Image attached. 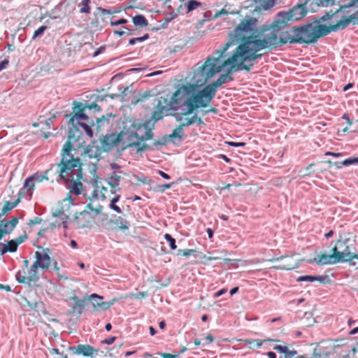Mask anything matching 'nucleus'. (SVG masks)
Here are the masks:
<instances>
[{
    "instance_id": "obj_1",
    "label": "nucleus",
    "mask_w": 358,
    "mask_h": 358,
    "mask_svg": "<svg viewBox=\"0 0 358 358\" xmlns=\"http://www.w3.org/2000/svg\"><path fill=\"white\" fill-rule=\"evenodd\" d=\"M228 50H223V45L213 52V56H208L205 62L202 64L203 73L206 79L202 83H207L210 79L217 73L225 69L224 75L234 80L233 73L241 71L249 72L254 65V62L262 58V55H254L248 53L245 47L234 49L231 56L226 60L222 61L224 54Z\"/></svg>"
},
{
    "instance_id": "obj_2",
    "label": "nucleus",
    "mask_w": 358,
    "mask_h": 358,
    "mask_svg": "<svg viewBox=\"0 0 358 358\" xmlns=\"http://www.w3.org/2000/svg\"><path fill=\"white\" fill-rule=\"evenodd\" d=\"M257 20L248 17L243 20L235 27L233 31L228 34V41L223 45V50H229L233 45H237L235 49L245 47L248 53L254 55H262L258 52L262 50V46L258 45L259 41L264 40L263 28L259 34L255 35L253 31L256 29Z\"/></svg>"
},
{
    "instance_id": "obj_3",
    "label": "nucleus",
    "mask_w": 358,
    "mask_h": 358,
    "mask_svg": "<svg viewBox=\"0 0 358 358\" xmlns=\"http://www.w3.org/2000/svg\"><path fill=\"white\" fill-rule=\"evenodd\" d=\"M196 66L197 68L194 70L192 78L194 83H186L191 94L189 100L192 102V105L197 106L199 109L206 108L210 106L215 96L217 88L232 80L223 73L216 80L206 85L203 89L199 90V87H201L206 84L202 83L203 80L206 79V75L201 71L202 64L199 65V63H198Z\"/></svg>"
},
{
    "instance_id": "obj_4",
    "label": "nucleus",
    "mask_w": 358,
    "mask_h": 358,
    "mask_svg": "<svg viewBox=\"0 0 358 358\" xmlns=\"http://www.w3.org/2000/svg\"><path fill=\"white\" fill-rule=\"evenodd\" d=\"M287 24L276 18L269 27L263 26L264 40L258 43L262 46V50L272 51L286 44L298 43L296 32L293 31L294 26L285 28Z\"/></svg>"
},
{
    "instance_id": "obj_5",
    "label": "nucleus",
    "mask_w": 358,
    "mask_h": 358,
    "mask_svg": "<svg viewBox=\"0 0 358 358\" xmlns=\"http://www.w3.org/2000/svg\"><path fill=\"white\" fill-rule=\"evenodd\" d=\"M190 94V91H189L186 84L179 85L169 100L166 98L160 97L152 112L151 119L154 122L161 120L165 115H167L169 110L185 113V109L183 108V103L187 100L189 101Z\"/></svg>"
},
{
    "instance_id": "obj_6",
    "label": "nucleus",
    "mask_w": 358,
    "mask_h": 358,
    "mask_svg": "<svg viewBox=\"0 0 358 358\" xmlns=\"http://www.w3.org/2000/svg\"><path fill=\"white\" fill-rule=\"evenodd\" d=\"M189 100L183 103V108L185 109V113H175L173 117L177 122H180L173 131L171 134H169V138L171 143L176 145L179 144L183 140V129L188 127L192 124H204V122L201 117L199 116V108L191 103Z\"/></svg>"
},
{
    "instance_id": "obj_7",
    "label": "nucleus",
    "mask_w": 358,
    "mask_h": 358,
    "mask_svg": "<svg viewBox=\"0 0 358 358\" xmlns=\"http://www.w3.org/2000/svg\"><path fill=\"white\" fill-rule=\"evenodd\" d=\"M80 166V159L74 157L71 153V145L69 143H65L61 150V160L57 164V173H59V178L66 182L73 181L75 175L73 171Z\"/></svg>"
},
{
    "instance_id": "obj_8",
    "label": "nucleus",
    "mask_w": 358,
    "mask_h": 358,
    "mask_svg": "<svg viewBox=\"0 0 358 358\" xmlns=\"http://www.w3.org/2000/svg\"><path fill=\"white\" fill-rule=\"evenodd\" d=\"M298 44H313L327 36L326 25L315 24L313 21L303 25L294 26Z\"/></svg>"
},
{
    "instance_id": "obj_9",
    "label": "nucleus",
    "mask_w": 358,
    "mask_h": 358,
    "mask_svg": "<svg viewBox=\"0 0 358 358\" xmlns=\"http://www.w3.org/2000/svg\"><path fill=\"white\" fill-rule=\"evenodd\" d=\"M310 4L312 10L315 7H327L334 3V0H305L303 4H298L288 11H282L278 13L277 18L281 21L288 22L289 21H297L302 19L307 13L306 4Z\"/></svg>"
},
{
    "instance_id": "obj_10",
    "label": "nucleus",
    "mask_w": 358,
    "mask_h": 358,
    "mask_svg": "<svg viewBox=\"0 0 358 358\" xmlns=\"http://www.w3.org/2000/svg\"><path fill=\"white\" fill-rule=\"evenodd\" d=\"M119 12L120 10L115 8L106 9L98 6L93 13L94 17L92 19L90 24L92 27L101 30L108 23V15L118 13Z\"/></svg>"
},
{
    "instance_id": "obj_11",
    "label": "nucleus",
    "mask_w": 358,
    "mask_h": 358,
    "mask_svg": "<svg viewBox=\"0 0 358 358\" xmlns=\"http://www.w3.org/2000/svg\"><path fill=\"white\" fill-rule=\"evenodd\" d=\"M122 133H110L102 135L100 138V150L104 152H109L118 144L123 143Z\"/></svg>"
},
{
    "instance_id": "obj_12",
    "label": "nucleus",
    "mask_w": 358,
    "mask_h": 358,
    "mask_svg": "<svg viewBox=\"0 0 358 358\" xmlns=\"http://www.w3.org/2000/svg\"><path fill=\"white\" fill-rule=\"evenodd\" d=\"M331 255H318L316 258H314L313 260H310V262H315L317 265H333L341 263V261L343 260L341 258L342 256L341 254L338 253L337 247H334L331 249Z\"/></svg>"
},
{
    "instance_id": "obj_13",
    "label": "nucleus",
    "mask_w": 358,
    "mask_h": 358,
    "mask_svg": "<svg viewBox=\"0 0 358 358\" xmlns=\"http://www.w3.org/2000/svg\"><path fill=\"white\" fill-rule=\"evenodd\" d=\"M50 250L49 248H43V252L36 251L34 254L36 258L34 267H38L43 271H48L52 264V259L50 257Z\"/></svg>"
},
{
    "instance_id": "obj_14",
    "label": "nucleus",
    "mask_w": 358,
    "mask_h": 358,
    "mask_svg": "<svg viewBox=\"0 0 358 358\" xmlns=\"http://www.w3.org/2000/svg\"><path fill=\"white\" fill-rule=\"evenodd\" d=\"M348 241V239L345 241L339 240L337 241L336 245L334 246L337 247L338 253L341 254L342 257L341 258L343 259L341 261V263L351 262L354 259L358 260V254H355L350 251V247L346 244Z\"/></svg>"
},
{
    "instance_id": "obj_15",
    "label": "nucleus",
    "mask_w": 358,
    "mask_h": 358,
    "mask_svg": "<svg viewBox=\"0 0 358 358\" xmlns=\"http://www.w3.org/2000/svg\"><path fill=\"white\" fill-rule=\"evenodd\" d=\"M70 350L73 354L92 358L96 357L99 352V350L87 344H79L71 347Z\"/></svg>"
},
{
    "instance_id": "obj_16",
    "label": "nucleus",
    "mask_w": 358,
    "mask_h": 358,
    "mask_svg": "<svg viewBox=\"0 0 358 358\" xmlns=\"http://www.w3.org/2000/svg\"><path fill=\"white\" fill-rule=\"evenodd\" d=\"M18 222L17 217H12L10 220L0 217V241L6 235L11 234Z\"/></svg>"
},
{
    "instance_id": "obj_17",
    "label": "nucleus",
    "mask_w": 358,
    "mask_h": 358,
    "mask_svg": "<svg viewBox=\"0 0 358 358\" xmlns=\"http://www.w3.org/2000/svg\"><path fill=\"white\" fill-rule=\"evenodd\" d=\"M358 25V22L354 20L352 15L349 16H343L338 23L329 26H326V31L327 35L331 32H336L338 30H343L349 26L350 23Z\"/></svg>"
},
{
    "instance_id": "obj_18",
    "label": "nucleus",
    "mask_w": 358,
    "mask_h": 358,
    "mask_svg": "<svg viewBox=\"0 0 358 358\" xmlns=\"http://www.w3.org/2000/svg\"><path fill=\"white\" fill-rule=\"evenodd\" d=\"M69 300H71L74 302V304L71 306L69 314L71 315H76L80 317L87 304V296H85L83 299H80L78 296L73 295L69 297Z\"/></svg>"
},
{
    "instance_id": "obj_19",
    "label": "nucleus",
    "mask_w": 358,
    "mask_h": 358,
    "mask_svg": "<svg viewBox=\"0 0 358 358\" xmlns=\"http://www.w3.org/2000/svg\"><path fill=\"white\" fill-rule=\"evenodd\" d=\"M68 131V140L66 143H69L71 145V151L73 149V143L80 141L83 136V131L80 129L78 123L71 124Z\"/></svg>"
},
{
    "instance_id": "obj_20",
    "label": "nucleus",
    "mask_w": 358,
    "mask_h": 358,
    "mask_svg": "<svg viewBox=\"0 0 358 358\" xmlns=\"http://www.w3.org/2000/svg\"><path fill=\"white\" fill-rule=\"evenodd\" d=\"M27 235L26 232L24 234L18 236L15 239L10 240L7 243H3V245L7 252L13 253L17 250L18 246L23 243L27 239Z\"/></svg>"
},
{
    "instance_id": "obj_21",
    "label": "nucleus",
    "mask_w": 358,
    "mask_h": 358,
    "mask_svg": "<svg viewBox=\"0 0 358 358\" xmlns=\"http://www.w3.org/2000/svg\"><path fill=\"white\" fill-rule=\"evenodd\" d=\"M137 131L140 134V141H145L153 138L154 134L148 127V122L137 125Z\"/></svg>"
},
{
    "instance_id": "obj_22",
    "label": "nucleus",
    "mask_w": 358,
    "mask_h": 358,
    "mask_svg": "<svg viewBox=\"0 0 358 358\" xmlns=\"http://www.w3.org/2000/svg\"><path fill=\"white\" fill-rule=\"evenodd\" d=\"M109 222L115 225L121 231H126L129 228V221L121 216H115V218L110 219Z\"/></svg>"
},
{
    "instance_id": "obj_23",
    "label": "nucleus",
    "mask_w": 358,
    "mask_h": 358,
    "mask_svg": "<svg viewBox=\"0 0 358 358\" xmlns=\"http://www.w3.org/2000/svg\"><path fill=\"white\" fill-rule=\"evenodd\" d=\"M122 147L124 149L127 148H136L138 153L150 150V145L145 143L142 144L140 141H136V142H133L131 143H127L126 142H123Z\"/></svg>"
},
{
    "instance_id": "obj_24",
    "label": "nucleus",
    "mask_w": 358,
    "mask_h": 358,
    "mask_svg": "<svg viewBox=\"0 0 358 358\" xmlns=\"http://www.w3.org/2000/svg\"><path fill=\"white\" fill-rule=\"evenodd\" d=\"M121 173H122V171H113L111 176L108 178L107 182L112 189H115L119 185L122 178Z\"/></svg>"
},
{
    "instance_id": "obj_25",
    "label": "nucleus",
    "mask_w": 358,
    "mask_h": 358,
    "mask_svg": "<svg viewBox=\"0 0 358 358\" xmlns=\"http://www.w3.org/2000/svg\"><path fill=\"white\" fill-rule=\"evenodd\" d=\"M273 349L280 353L285 355V358H292L297 355V351L295 350H290L287 346L277 345L273 347Z\"/></svg>"
},
{
    "instance_id": "obj_26",
    "label": "nucleus",
    "mask_w": 358,
    "mask_h": 358,
    "mask_svg": "<svg viewBox=\"0 0 358 358\" xmlns=\"http://www.w3.org/2000/svg\"><path fill=\"white\" fill-rule=\"evenodd\" d=\"M34 177L29 176L24 180L23 187L18 192V196L22 198L24 196V190L31 191L34 188V183L33 180Z\"/></svg>"
},
{
    "instance_id": "obj_27",
    "label": "nucleus",
    "mask_w": 358,
    "mask_h": 358,
    "mask_svg": "<svg viewBox=\"0 0 358 358\" xmlns=\"http://www.w3.org/2000/svg\"><path fill=\"white\" fill-rule=\"evenodd\" d=\"M20 199L21 198L18 196V199L13 202L6 201L0 213V217H3L8 212L15 208L20 203Z\"/></svg>"
},
{
    "instance_id": "obj_28",
    "label": "nucleus",
    "mask_w": 358,
    "mask_h": 358,
    "mask_svg": "<svg viewBox=\"0 0 358 358\" xmlns=\"http://www.w3.org/2000/svg\"><path fill=\"white\" fill-rule=\"evenodd\" d=\"M94 1V3H96L94 0H82L79 3L78 6L80 7V13H85L89 14L91 12V5Z\"/></svg>"
},
{
    "instance_id": "obj_29",
    "label": "nucleus",
    "mask_w": 358,
    "mask_h": 358,
    "mask_svg": "<svg viewBox=\"0 0 358 358\" xmlns=\"http://www.w3.org/2000/svg\"><path fill=\"white\" fill-rule=\"evenodd\" d=\"M132 22L134 24L136 27H143L148 25V20L144 15L141 14H138L133 17Z\"/></svg>"
},
{
    "instance_id": "obj_30",
    "label": "nucleus",
    "mask_w": 358,
    "mask_h": 358,
    "mask_svg": "<svg viewBox=\"0 0 358 358\" xmlns=\"http://www.w3.org/2000/svg\"><path fill=\"white\" fill-rule=\"evenodd\" d=\"M117 299L114 298L109 301H105L101 303L92 302V306L95 309L101 308L103 310H106L109 309L115 302H117Z\"/></svg>"
},
{
    "instance_id": "obj_31",
    "label": "nucleus",
    "mask_w": 358,
    "mask_h": 358,
    "mask_svg": "<svg viewBox=\"0 0 358 358\" xmlns=\"http://www.w3.org/2000/svg\"><path fill=\"white\" fill-rule=\"evenodd\" d=\"M121 133L123 134V137L127 136V143H131L133 142H136V141H140V134L138 131H127Z\"/></svg>"
},
{
    "instance_id": "obj_32",
    "label": "nucleus",
    "mask_w": 358,
    "mask_h": 358,
    "mask_svg": "<svg viewBox=\"0 0 358 358\" xmlns=\"http://www.w3.org/2000/svg\"><path fill=\"white\" fill-rule=\"evenodd\" d=\"M88 119V116L85 113L84 111H80L78 113H76L73 115H72L69 119V124H76L79 120H87Z\"/></svg>"
},
{
    "instance_id": "obj_33",
    "label": "nucleus",
    "mask_w": 358,
    "mask_h": 358,
    "mask_svg": "<svg viewBox=\"0 0 358 358\" xmlns=\"http://www.w3.org/2000/svg\"><path fill=\"white\" fill-rule=\"evenodd\" d=\"M39 268L38 267H34V263L32 264V266L30 268V270L29 271V275L28 279L29 282H37L39 280V275L37 273V269Z\"/></svg>"
},
{
    "instance_id": "obj_34",
    "label": "nucleus",
    "mask_w": 358,
    "mask_h": 358,
    "mask_svg": "<svg viewBox=\"0 0 358 358\" xmlns=\"http://www.w3.org/2000/svg\"><path fill=\"white\" fill-rule=\"evenodd\" d=\"M335 14H336L335 12L332 13L331 14L329 13H326L324 15H323L320 17L314 18L313 22L315 24H322L321 22H324L331 20Z\"/></svg>"
},
{
    "instance_id": "obj_35",
    "label": "nucleus",
    "mask_w": 358,
    "mask_h": 358,
    "mask_svg": "<svg viewBox=\"0 0 358 358\" xmlns=\"http://www.w3.org/2000/svg\"><path fill=\"white\" fill-rule=\"evenodd\" d=\"M71 182L73 183L70 189V192L76 195H80L81 194V189L83 186V184L80 182L75 181L74 180Z\"/></svg>"
},
{
    "instance_id": "obj_36",
    "label": "nucleus",
    "mask_w": 358,
    "mask_h": 358,
    "mask_svg": "<svg viewBox=\"0 0 358 358\" xmlns=\"http://www.w3.org/2000/svg\"><path fill=\"white\" fill-rule=\"evenodd\" d=\"M256 3L259 4V7L266 10L273 7L274 0H253Z\"/></svg>"
},
{
    "instance_id": "obj_37",
    "label": "nucleus",
    "mask_w": 358,
    "mask_h": 358,
    "mask_svg": "<svg viewBox=\"0 0 358 358\" xmlns=\"http://www.w3.org/2000/svg\"><path fill=\"white\" fill-rule=\"evenodd\" d=\"M298 266H299L298 263L294 262L292 263H287V264L276 266L274 268L275 269L288 271V270H292V269L296 268H298Z\"/></svg>"
},
{
    "instance_id": "obj_38",
    "label": "nucleus",
    "mask_w": 358,
    "mask_h": 358,
    "mask_svg": "<svg viewBox=\"0 0 358 358\" xmlns=\"http://www.w3.org/2000/svg\"><path fill=\"white\" fill-rule=\"evenodd\" d=\"M201 5V3L196 0H189L187 4V13L193 11Z\"/></svg>"
},
{
    "instance_id": "obj_39",
    "label": "nucleus",
    "mask_w": 358,
    "mask_h": 358,
    "mask_svg": "<svg viewBox=\"0 0 358 358\" xmlns=\"http://www.w3.org/2000/svg\"><path fill=\"white\" fill-rule=\"evenodd\" d=\"M164 239L169 243L170 248L171 250H176L177 248L176 239L172 237L169 234H164Z\"/></svg>"
},
{
    "instance_id": "obj_40",
    "label": "nucleus",
    "mask_w": 358,
    "mask_h": 358,
    "mask_svg": "<svg viewBox=\"0 0 358 358\" xmlns=\"http://www.w3.org/2000/svg\"><path fill=\"white\" fill-rule=\"evenodd\" d=\"M77 123L80 127H82L84 129L86 134L90 138H92L93 136V130L92 129V128L90 125H88L87 124L84 123V122H77Z\"/></svg>"
},
{
    "instance_id": "obj_41",
    "label": "nucleus",
    "mask_w": 358,
    "mask_h": 358,
    "mask_svg": "<svg viewBox=\"0 0 358 358\" xmlns=\"http://www.w3.org/2000/svg\"><path fill=\"white\" fill-rule=\"evenodd\" d=\"M169 143H171L170 139L169 138V135H164L159 140L155 141L153 143L155 146H163L166 145Z\"/></svg>"
},
{
    "instance_id": "obj_42",
    "label": "nucleus",
    "mask_w": 358,
    "mask_h": 358,
    "mask_svg": "<svg viewBox=\"0 0 358 358\" xmlns=\"http://www.w3.org/2000/svg\"><path fill=\"white\" fill-rule=\"evenodd\" d=\"M16 280L20 283L29 284L30 282L27 276L22 275L20 271H18L15 275Z\"/></svg>"
},
{
    "instance_id": "obj_43",
    "label": "nucleus",
    "mask_w": 358,
    "mask_h": 358,
    "mask_svg": "<svg viewBox=\"0 0 358 358\" xmlns=\"http://www.w3.org/2000/svg\"><path fill=\"white\" fill-rule=\"evenodd\" d=\"M48 29V27L45 26V25H43V26H41L38 29H37L34 33V35L32 36V40H34L36 39V38L38 37H40L43 34H44V31Z\"/></svg>"
},
{
    "instance_id": "obj_44",
    "label": "nucleus",
    "mask_w": 358,
    "mask_h": 358,
    "mask_svg": "<svg viewBox=\"0 0 358 358\" xmlns=\"http://www.w3.org/2000/svg\"><path fill=\"white\" fill-rule=\"evenodd\" d=\"M357 163H358V157H350V158L345 159V160L341 162V164H343V165L344 166H349L352 164H356Z\"/></svg>"
},
{
    "instance_id": "obj_45",
    "label": "nucleus",
    "mask_w": 358,
    "mask_h": 358,
    "mask_svg": "<svg viewBox=\"0 0 358 358\" xmlns=\"http://www.w3.org/2000/svg\"><path fill=\"white\" fill-rule=\"evenodd\" d=\"M45 173H47V172ZM31 176L34 177V182H41L44 180H48V178L46 176V174H40L38 173H36Z\"/></svg>"
},
{
    "instance_id": "obj_46",
    "label": "nucleus",
    "mask_w": 358,
    "mask_h": 358,
    "mask_svg": "<svg viewBox=\"0 0 358 358\" xmlns=\"http://www.w3.org/2000/svg\"><path fill=\"white\" fill-rule=\"evenodd\" d=\"M196 252L195 250L192 249H185V250H178L177 251L176 255H182L184 257H189V255L194 254Z\"/></svg>"
},
{
    "instance_id": "obj_47",
    "label": "nucleus",
    "mask_w": 358,
    "mask_h": 358,
    "mask_svg": "<svg viewBox=\"0 0 358 358\" xmlns=\"http://www.w3.org/2000/svg\"><path fill=\"white\" fill-rule=\"evenodd\" d=\"M315 275H301L299 276L296 281L297 282H314L315 281Z\"/></svg>"
},
{
    "instance_id": "obj_48",
    "label": "nucleus",
    "mask_w": 358,
    "mask_h": 358,
    "mask_svg": "<svg viewBox=\"0 0 358 358\" xmlns=\"http://www.w3.org/2000/svg\"><path fill=\"white\" fill-rule=\"evenodd\" d=\"M85 107L84 106V105L82 103L78 102V101L73 102V111L74 114H76V113H78L80 111H85Z\"/></svg>"
},
{
    "instance_id": "obj_49",
    "label": "nucleus",
    "mask_w": 358,
    "mask_h": 358,
    "mask_svg": "<svg viewBox=\"0 0 358 358\" xmlns=\"http://www.w3.org/2000/svg\"><path fill=\"white\" fill-rule=\"evenodd\" d=\"M245 343L249 345H253L257 348H259L262 345V341L259 339H247Z\"/></svg>"
},
{
    "instance_id": "obj_50",
    "label": "nucleus",
    "mask_w": 358,
    "mask_h": 358,
    "mask_svg": "<svg viewBox=\"0 0 358 358\" xmlns=\"http://www.w3.org/2000/svg\"><path fill=\"white\" fill-rule=\"evenodd\" d=\"M315 281H319L320 283L326 284L330 282V279L328 275H315Z\"/></svg>"
},
{
    "instance_id": "obj_51",
    "label": "nucleus",
    "mask_w": 358,
    "mask_h": 358,
    "mask_svg": "<svg viewBox=\"0 0 358 358\" xmlns=\"http://www.w3.org/2000/svg\"><path fill=\"white\" fill-rule=\"evenodd\" d=\"M173 185V182L159 185L157 186V190L161 192H164L166 189L171 188Z\"/></svg>"
},
{
    "instance_id": "obj_52",
    "label": "nucleus",
    "mask_w": 358,
    "mask_h": 358,
    "mask_svg": "<svg viewBox=\"0 0 358 358\" xmlns=\"http://www.w3.org/2000/svg\"><path fill=\"white\" fill-rule=\"evenodd\" d=\"M358 1V0H351L348 4L344 6H341L340 8L335 12V13H338L339 11L344 8H349L355 6V4Z\"/></svg>"
},
{
    "instance_id": "obj_53",
    "label": "nucleus",
    "mask_w": 358,
    "mask_h": 358,
    "mask_svg": "<svg viewBox=\"0 0 358 358\" xmlns=\"http://www.w3.org/2000/svg\"><path fill=\"white\" fill-rule=\"evenodd\" d=\"M103 299V297L102 296H100L95 293L92 294L89 297L87 296V300H92V302L100 303L99 301H96V299H99V300L101 301Z\"/></svg>"
},
{
    "instance_id": "obj_54",
    "label": "nucleus",
    "mask_w": 358,
    "mask_h": 358,
    "mask_svg": "<svg viewBox=\"0 0 358 358\" xmlns=\"http://www.w3.org/2000/svg\"><path fill=\"white\" fill-rule=\"evenodd\" d=\"M52 216L55 217H64V216H67L62 209H57L52 213Z\"/></svg>"
},
{
    "instance_id": "obj_55",
    "label": "nucleus",
    "mask_w": 358,
    "mask_h": 358,
    "mask_svg": "<svg viewBox=\"0 0 358 358\" xmlns=\"http://www.w3.org/2000/svg\"><path fill=\"white\" fill-rule=\"evenodd\" d=\"M127 19H124V18H121L118 20H116V21H111L110 22V25L112 27H114V26H118V25H121V24H125L127 23Z\"/></svg>"
},
{
    "instance_id": "obj_56",
    "label": "nucleus",
    "mask_w": 358,
    "mask_h": 358,
    "mask_svg": "<svg viewBox=\"0 0 358 358\" xmlns=\"http://www.w3.org/2000/svg\"><path fill=\"white\" fill-rule=\"evenodd\" d=\"M109 208L117 213H122V209L118 206L116 205V203L113 202L111 201L109 204Z\"/></svg>"
},
{
    "instance_id": "obj_57",
    "label": "nucleus",
    "mask_w": 358,
    "mask_h": 358,
    "mask_svg": "<svg viewBox=\"0 0 358 358\" xmlns=\"http://www.w3.org/2000/svg\"><path fill=\"white\" fill-rule=\"evenodd\" d=\"M9 64V57H6L3 61L0 62V71L3 69H6Z\"/></svg>"
},
{
    "instance_id": "obj_58",
    "label": "nucleus",
    "mask_w": 358,
    "mask_h": 358,
    "mask_svg": "<svg viewBox=\"0 0 358 358\" xmlns=\"http://www.w3.org/2000/svg\"><path fill=\"white\" fill-rule=\"evenodd\" d=\"M42 219L38 217H35L34 219L29 220L28 224L29 226H34L41 223Z\"/></svg>"
},
{
    "instance_id": "obj_59",
    "label": "nucleus",
    "mask_w": 358,
    "mask_h": 358,
    "mask_svg": "<svg viewBox=\"0 0 358 358\" xmlns=\"http://www.w3.org/2000/svg\"><path fill=\"white\" fill-rule=\"evenodd\" d=\"M227 144L231 147L238 148V147H245L246 143L245 142H234L230 141L228 142Z\"/></svg>"
},
{
    "instance_id": "obj_60",
    "label": "nucleus",
    "mask_w": 358,
    "mask_h": 358,
    "mask_svg": "<svg viewBox=\"0 0 358 358\" xmlns=\"http://www.w3.org/2000/svg\"><path fill=\"white\" fill-rule=\"evenodd\" d=\"M158 355L162 358H178L179 355H171L165 352H158Z\"/></svg>"
},
{
    "instance_id": "obj_61",
    "label": "nucleus",
    "mask_w": 358,
    "mask_h": 358,
    "mask_svg": "<svg viewBox=\"0 0 358 358\" xmlns=\"http://www.w3.org/2000/svg\"><path fill=\"white\" fill-rule=\"evenodd\" d=\"M115 340H116L115 336H110V337L103 340L101 341V343L106 344V345H111L115 342Z\"/></svg>"
},
{
    "instance_id": "obj_62",
    "label": "nucleus",
    "mask_w": 358,
    "mask_h": 358,
    "mask_svg": "<svg viewBox=\"0 0 358 358\" xmlns=\"http://www.w3.org/2000/svg\"><path fill=\"white\" fill-rule=\"evenodd\" d=\"M227 292V288H222V289H220L219 291H217V292L214 293L213 297L214 298L220 297L222 295H223L224 294H225Z\"/></svg>"
},
{
    "instance_id": "obj_63",
    "label": "nucleus",
    "mask_w": 358,
    "mask_h": 358,
    "mask_svg": "<svg viewBox=\"0 0 358 358\" xmlns=\"http://www.w3.org/2000/svg\"><path fill=\"white\" fill-rule=\"evenodd\" d=\"M217 112V110L215 108H209L208 110H202V115H206L209 114L210 113H213L216 114Z\"/></svg>"
},
{
    "instance_id": "obj_64",
    "label": "nucleus",
    "mask_w": 358,
    "mask_h": 358,
    "mask_svg": "<svg viewBox=\"0 0 358 358\" xmlns=\"http://www.w3.org/2000/svg\"><path fill=\"white\" fill-rule=\"evenodd\" d=\"M105 50V46L102 45L97 48L93 54V57H95L102 53Z\"/></svg>"
}]
</instances>
